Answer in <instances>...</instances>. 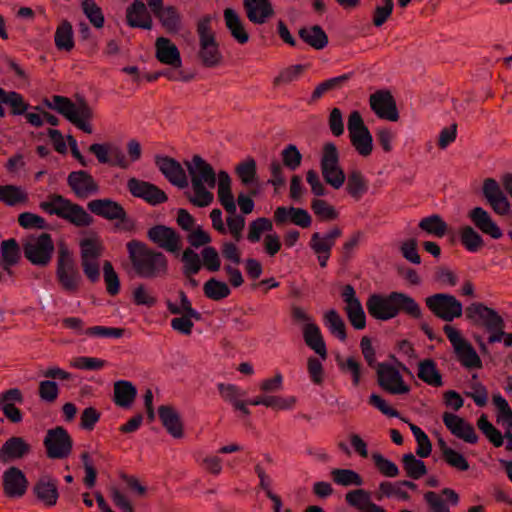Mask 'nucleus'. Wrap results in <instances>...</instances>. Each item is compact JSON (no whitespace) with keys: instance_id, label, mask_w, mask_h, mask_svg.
<instances>
[{"instance_id":"obj_1","label":"nucleus","mask_w":512,"mask_h":512,"mask_svg":"<svg viewBox=\"0 0 512 512\" xmlns=\"http://www.w3.org/2000/svg\"><path fill=\"white\" fill-rule=\"evenodd\" d=\"M191 188L187 192L189 201L197 207H207L214 201L212 189L216 186L217 173L201 156L194 155L185 161Z\"/></svg>"},{"instance_id":"obj_2","label":"nucleus","mask_w":512,"mask_h":512,"mask_svg":"<svg viewBox=\"0 0 512 512\" xmlns=\"http://www.w3.org/2000/svg\"><path fill=\"white\" fill-rule=\"evenodd\" d=\"M366 307L370 316L381 321L395 318L400 311L415 319L422 317L419 304L409 295L400 292L373 294L368 298Z\"/></svg>"},{"instance_id":"obj_3","label":"nucleus","mask_w":512,"mask_h":512,"mask_svg":"<svg viewBox=\"0 0 512 512\" xmlns=\"http://www.w3.org/2000/svg\"><path fill=\"white\" fill-rule=\"evenodd\" d=\"M126 247L133 269L140 278L155 279L167 274L168 260L162 252L137 240L128 242Z\"/></svg>"},{"instance_id":"obj_4","label":"nucleus","mask_w":512,"mask_h":512,"mask_svg":"<svg viewBox=\"0 0 512 512\" xmlns=\"http://www.w3.org/2000/svg\"><path fill=\"white\" fill-rule=\"evenodd\" d=\"M46 105L63 115L69 122L87 134L93 132L91 121L94 111L84 100L72 102L69 98L55 95Z\"/></svg>"},{"instance_id":"obj_5","label":"nucleus","mask_w":512,"mask_h":512,"mask_svg":"<svg viewBox=\"0 0 512 512\" xmlns=\"http://www.w3.org/2000/svg\"><path fill=\"white\" fill-rule=\"evenodd\" d=\"M40 208L50 215H56L77 226H88L92 222L91 216L78 204L72 203L61 195H50L40 203Z\"/></svg>"},{"instance_id":"obj_6","label":"nucleus","mask_w":512,"mask_h":512,"mask_svg":"<svg viewBox=\"0 0 512 512\" xmlns=\"http://www.w3.org/2000/svg\"><path fill=\"white\" fill-rule=\"evenodd\" d=\"M56 276L61 287L69 293H75L81 283V275L76 267L69 248L62 244L59 246Z\"/></svg>"},{"instance_id":"obj_7","label":"nucleus","mask_w":512,"mask_h":512,"mask_svg":"<svg viewBox=\"0 0 512 512\" xmlns=\"http://www.w3.org/2000/svg\"><path fill=\"white\" fill-rule=\"evenodd\" d=\"M349 138L355 151L363 158H367L373 151V137L364 124L358 111L350 113L347 121Z\"/></svg>"},{"instance_id":"obj_8","label":"nucleus","mask_w":512,"mask_h":512,"mask_svg":"<svg viewBox=\"0 0 512 512\" xmlns=\"http://www.w3.org/2000/svg\"><path fill=\"white\" fill-rule=\"evenodd\" d=\"M321 173L326 181L334 189L343 186L346 180L344 170L339 163V152L335 144L326 143L320 161Z\"/></svg>"},{"instance_id":"obj_9","label":"nucleus","mask_w":512,"mask_h":512,"mask_svg":"<svg viewBox=\"0 0 512 512\" xmlns=\"http://www.w3.org/2000/svg\"><path fill=\"white\" fill-rule=\"evenodd\" d=\"M444 332L450 341L459 362L468 369H480L482 361L473 346L451 325L444 326Z\"/></svg>"},{"instance_id":"obj_10","label":"nucleus","mask_w":512,"mask_h":512,"mask_svg":"<svg viewBox=\"0 0 512 512\" xmlns=\"http://www.w3.org/2000/svg\"><path fill=\"white\" fill-rule=\"evenodd\" d=\"M406 370L401 363L393 365L390 363H379L377 366V382L386 392L393 395L407 394L410 386L404 381L400 369Z\"/></svg>"},{"instance_id":"obj_11","label":"nucleus","mask_w":512,"mask_h":512,"mask_svg":"<svg viewBox=\"0 0 512 512\" xmlns=\"http://www.w3.org/2000/svg\"><path fill=\"white\" fill-rule=\"evenodd\" d=\"M25 257L37 266H46L52 258L54 243L48 233L34 235L27 238L23 245Z\"/></svg>"},{"instance_id":"obj_12","label":"nucleus","mask_w":512,"mask_h":512,"mask_svg":"<svg viewBox=\"0 0 512 512\" xmlns=\"http://www.w3.org/2000/svg\"><path fill=\"white\" fill-rule=\"evenodd\" d=\"M426 306L438 318L453 321L462 315L463 306L453 295L437 293L425 299Z\"/></svg>"},{"instance_id":"obj_13","label":"nucleus","mask_w":512,"mask_h":512,"mask_svg":"<svg viewBox=\"0 0 512 512\" xmlns=\"http://www.w3.org/2000/svg\"><path fill=\"white\" fill-rule=\"evenodd\" d=\"M44 446L49 458L63 459L71 453L72 439L63 427H56L47 431Z\"/></svg>"},{"instance_id":"obj_14","label":"nucleus","mask_w":512,"mask_h":512,"mask_svg":"<svg viewBox=\"0 0 512 512\" xmlns=\"http://www.w3.org/2000/svg\"><path fill=\"white\" fill-rule=\"evenodd\" d=\"M127 188L134 197L140 198L150 205L155 206L166 202L168 199L166 193L156 185L137 178H130L127 182Z\"/></svg>"},{"instance_id":"obj_15","label":"nucleus","mask_w":512,"mask_h":512,"mask_svg":"<svg viewBox=\"0 0 512 512\" xmlns=\"http://www.w3.org/2000/svg\"><path fill=\"white\" fill-rule=\"evenodd\" d=\"M342 298L345 303V312L351 325L362 330L366 326V315L360 300L357 298L354 288L346 285L342 290Z\"/></svg>"},{"instance_id":"obj_16","label":"nucleus","mask_w":512,"mask_h":512,"mask_svg":"<svg viewBox=\"0 0 512 512\" xmlns=\"http://www.w3.org/2000/svg\"><path fill=\"white\" fill-rule=\"evenodd\" d=\"M482 192L496 214L501 216L509 214L511 204L496 180L492 178L485 179Z\"/></svg>"},{"instance_id":"obj_17","label":"nucleus","mask_w":512,"mask_h":512,"mask_svg":"<svg viewBox=\"0 0 512 512\" xmlns=\"http://www.w3.org/2000/svg\"><path fill=\"white\" fill-rule=\"evenodd\" d=\"M147 236L154 244L170 253H178L181 248V239L177 232L164 225L150 228Z\"/></svg>"},{"instance_id":"obj_18","label":"nucleus","mask_w":512,"mask_h":512,"mask_svg":"<svg viewBox=\"0 0 512 512\" xmlns=\"http://www.w3.org/2000/svg\"><path fill=\"white\" fill-rule=\"evenodd\" d=\"M155 163L165 178L174 186L183 189L188 186V178L181 164L167 156H157Z\"/></svg>"},{"instance_id":"obj_19","label":"nucleus","mask_w":512,"mask_h":512,"mask_svg":"<svg viewBox=\"0 0 512 512\" xmlns=\"http://www.w3.org/2000/svg\"><path fill=\"white\" fill-rule=\"evenodd\" d=\"M443 422L452 435L469 444L478 441V435L472 424L464 418L449 412L443 414Z\"/></svg>"},{"instance_id":"obj_20","label":"nucleus","mask_w":512,"mask_h":512,"mask_svg":"<svg viewBox=\"0 0 512 512\" xmlns=\"http://www.w3.org/2000/svg\"><path fill=\"white\" fill-rule=\"evenodd\" d=\"M370 107L381 119L397 121L399 114L392 95L387 91H378L370 96Z\"/></svg>"},{"instance_id":"obj_21","label":"nucleus","mask_w":512,"mask_h":512,"mask_svg":"<svg viewBox=\"0 0 512 512\" xmlns=\"http://www.w3.org/2000/svg\"><path fill=\"white\" fill-rule=\"evenodd\" d=\"M468 218L483 234L493 239H500L503 236L501 228L492 219L490 213L482 207H474L468 212Z\"/></svg>"},{"instance_id":"obj_22","label":"nucleus","mask_w":512,"mask_h":512,"mask_svg":"<svg viewBox=\"0 0 512 512\" xmlns=\"http://www.w3.org/2000/svg\"><path fill=\"white\" fill-rule=\"evenodd\" d=\"M68 185L79 198H87L98 192V185L86 171L71 172L67 178Z\"/></svg>"},{"instance_id":"obj_23","label":"nucleus","mask_w":512,"mask_h":512,"mask_svg":"<svg viewBox=\"0 0 512 512\" xmlns=\"http://www.w3.org/2000/svg\"><path fill=\"white\" fill-rule=\"evenodd\" d=\"M274 220L278 225L291 222L302 228L309 227L312 222L310 214L305 209L285 206L276 208L274 211Z\"/></svg>"},{"instance_id":"obj_24","label":"nucleus","mask_w":512,"mask_h":512,"mask_svg":"<svg viewBox=\"0 0 512 512\" xmlns=\"http://www.w3.org/2000/svg\"><path fill=\"white\" fill-rule=\"evenodd\" d=\"M33 492L45 507H53L56 505L59 497L57 480L51 476L44 475L34 485Z\"/></svg>"},{"instance_id":"obj_25","label":"nucleus","mask_w":512,"mask_h":512,"mask_svg":"<svg viewBox=\"0 0 512 512\" xmlns=\"http://www.w3.org/2000/svg\"><path fill=\"white\" fill-rule=\"evenodd\" d=\"M466 316L475 323H480L487 330L500 323L503 318L498 312L482 303H472L466 308Z\"/></svg>"},{"instance_id":"obj_26","label":"nucleus","mask_w":512,"mask_h":512,"mask_svg":"<svg viewBox=\"0 0 512 512\" xmlns=\"http://www.w3.org/2000/svg\"><path fill=\"white\" fill-rule=\"evenodd\" d=\"M217 197L226 212H236L237 206L232 193V179L230 175L221 170L217 173Z\"/></svg>"},{"instance_id":"obj_27","label":"nucleus","mask_w":512,"mask_h":512,"mask_svg":"<svg viewBox=\"0 0 512 512\" xmlns=\"http://www.w3.org/2000/svg\"><path fill=\"white\" fill-rule=\"evenodd\" d=\"M478 428L486 438L495 446L501 447L506 439V449L512 451V430L501 433L489 420L485 414H482L477 421Z\"/></svg>"},{"instance_id":"obj_28","label":"nucleus","mask_w":512,"mask_h":512,"mask_svg":"<svg viewBox=\"0 0 512 512\" xmlns=\"http://www.w3.org/2000/svg\"><path fill=\"white\" fill-rule=\"evenodd\" d=\"M3 486L8 497L20 498L27 490V480L21 470L13 467L4 473Z\"/></svg>"},{"instance_id":"obj_29","label":"nucleus","mask_w":512,"mask_h":512,"mask_svg":"<svg viewBox=\"0 0 512 512\" xmlns=\"http://www.w3.org/2000/svg\"><path fill=\"white\" fill-rule=\"evenodd\" d=\"M217 388L221 398L231 404L235 410H239L245 415L250 414L247 403L243 400L247 394L245 390L230 383H219Z\"/></svg>"},{"instance_id":"obj_30","label":"nucleus","mask_w":512,"mask_h":512,"mask_svg":"<svg viewBox=\"0 0 512 512\" xmlns=\"http://www.w3.org/2000/svg\"><path fill=\"white\" fill-rule=\"evenodd\" d=\"M156 58L163 64L176 69L182 65L180 52L176 45L168 38L159 37L155 43Z\"/></svg>"},{"instance_id":"obj_31","label":"nucleus","mask_w":512,"mask_h":512,"mask_svg":"<svg viewBox=\"0 0 512 512\" xmlns=\"http://www.w3.org/2000/svg\"><path fill=\"white\" fill-rule=\"evenodd\" d=\"M89 210L109 220L124 219L126 213L123 207L110 199H96L88 203Z\"/></svg>"},{"instance_id":"obj_32","label":"nucleus","mask_w":512,"mask_h":512,"mask_svg":"<svg viewBox=\"0 0 512 512\" xmlns=\"http://www.w3.org/2000/svg\"><path fill=\"white\" fill-rule=\"evenodd\" d=\"M0 253V266L7 273V277L10 278L12 276V267L19 262L21 255L17 241L13 238L2 241Z\"/></svg>"},{"instance_id":"obj_33","label":"nucleus","mask_w":512,"mask_h":512,"mask_svg":"<svg viewBox=\"0 0 512 512\" xmlns=\"http://www.w3.org/2000/svg\"><path fill=\"white\" fill-rule=\"evenodd\" d=\"M127 22L131 27L151 29L152 18L145 6L140 0H135L126 11Z\"/></svg>"},{"instance_id":"obj_34","label":"nucleus","mask_w":512,"mask_h":512,"mask_svg":"<svg viewBox=\"0 0 512 512\" xmlns=\"http://www.w3.org/2000/svg\"><path fill=\"white\" fill-rule=\"evenodd\" d=\"M248 19L255 24H263L273 15L269 0H244Z\"/></svg>"},{"instance_id":"obj_35","label":"nucleus","mask_w":512,"mask_h":512,"mask_svg":"<svg viewBox=\"0 0 512 512\" xmlns=\"http://www.w3.org/2000/svg\"><path fill=\"white\" fill-rule=\"evenodd\" d=\"M302 333L306 345L325 360L327 349L319 326L316 323H309L302 327Z\"/></svg>"},{"instance_id":"obj_36","label":"nucleus","mask_w":512,"mask_h":512,"mask_svg":"<svg viewBox=\"0 0 512 512\" xmlns=\"http://www.w3.org/2000/svg\"><path fill=\"white\" fill-rule=\"evenodd\" d=\"M158 413L168 433L174 438H181L183 436V425L178 412L172 407L160 406Z\"/></svg>"},{"instance_id":"obj_37","label":"nucleus","mask_w":512,"mask_h":512,"mask_svg":"<svg viewBox=\"0 0 512 512\" xmlns=\"http://www.w3.org/2000/svg\"><path fill=\"white\" fill-rule=\"evenodd\" d=\"M323 324L330 334L336 337L339 341H346V324L336 309H329L323 313Z\"/></svg>"},{"instance_id":"obj_38","label":"nucleus","mask_w":512,"mask_h":512,"mask_svg":"<svg viewBox=\"0 0 512 512\" xmlns=\"http://www.w3.org/2000/svg\"><path fill=\"white\" fill-rule=\"evenodd\" d=\"M137 395L136 387L126 380H119L114 383V402L122 408H129Z\"/></svg>"},{"instance_id":"obj_39","label":"nucleus","mask_w":512,"mask_h":512,"mask_svg":"<svg viewBox=\"0 0 512 512\" xmlns=\"http://www.w3.org/2000/svg\"><path fill=\"white\" fill-rule=\"evenodd\" d=\"M224 20L226 27L236 41L244 44L249 40V35L244 28L243 22L235 10L226 8L224 10Z\"/></svg>"},{"instance_id":"obj_40","label":"nucleus","mask_w":512,"mask_h":512,"mask_svg":"<svg viewBox=\"0 0 512 512\" xmlns=\"http://www.w3.org/2000/svg\"><path fill=\"white\" fill-rule=\"evenodd\" d=\"M30 450L29 444L21 437H12L8 439L0 450V457L7 460L22 458Z\"/></svg>"},{"instance_id":"obj_41","label":"nucleus","mask_w":512,"mask_h":512,"mask_svg":"<svg viewBox=\"0 0 512 512\" xmlns=\"http://www.w3.org/2000/svg\"><path fill=\"white\" fill-rule=\"evenodd\" d=\"M492 402L496 408V423L504 431L512 430V408L508 401L500 393H496L492 396Z\"/></svg>"},{"instance_id":"obj_42","label":"nucleus","mask_w":512,"mask_h":512,"mask_svg":"<svg viewBox=\"0 0 512 512\" xmlns=\"http://www.w3.org/2000/svg\"><path fill=\"white\" fill-rule=\"evenodd\" d=\"M198 55L202 63L207 67L217 66L222 60V55L215 38L199 42Z\"/></svg>"},{"instance_id":"obj_43","label":"nucleus","mask_w":512,"mask_h":512,"mask_svg":"<svg viewBox=\"0 0 512 512\" xmlns=\"http://www.w3.org/2000/svg\"><path fill=\"white\" fill-rule=\"evenodd\" d=\"M162 26L170 33H177L181 29V15L172 6L153 9Z\"/></svg>"},{"instance_id":"obj_44","label":"nucleus","mask_w":512,"mask_h":512,"mask_svg":"<svg viewBox=\"0 0 512 512\" xmlns=\"http://www.w3.org/2000/svg\"><path fill=\"white\" fill-rule=\"evenodd\" d=\"M417 375L426 384L432 387H440L443 385L442 376L431 359H425L418 364Z\"/></svg>"},{"instance_id":"obj_45","label":"nucleus","mask_w":512,"mask_h":512,"mask_svg":"<svg viewBox=\"0 0 512 512\" xmlns=\"http://www.w3.org/2000/svg\"><path fill=\"white\" fill-rule=\"evenodd\" d=\"M337 364L339 369L344 374H347L351 377L353 386H359L365 373L361 363L354 356H348L345 358L337 357Z\"/></svg>"},{"instance_id":"obj_46","label":"nucleus","mask_w":512,"mask_h":512,"mask_svg":"<svg viewBox=\"0 0 512 512\" xmlns=\"http://www.w3.org/2000/svg\"><path fill=\"white\" fill-rule=\"evenodd\" d=\"M166 305L171 314L180 316L188 314L189 316H193L195 321L201 318L200 313L192 307L191 301L183 291L179 292L178 299L174 301L167 300Z\"/></svg>"},{"instance_id":"obj_47","label":"nucleus","mask_w":512,"mask_h":512,"mask_svg":"<svg viewBox=\"0 0 512 512\" xmlns=\"http://www.w3.org/2000/svg\"><path fill=\"white\" fill-rule=\"evenodd\" d=\"M0 201L8 206H16L28 202L26 190L16 185L0 186Z\"/></svg>"},{"instance_id":"obj_48","label":"nucleus","mask_w":512,"mask_h":512,"mask_svg":"<svg viewBox=\"0 0 512 512\" xmlns=\"http://www.w3.org/2000/svg\"><path fill=\"white\" fill-rule=\"evenodd\" d=\"M299 36L305 43L317 50L323 49L328 43L326 33L318 25L302 28L299 31Z\"/></svg>"},{"instance_id":"obj_49","label":"nucleus","mask_w":512,"mask_h":512,"mask_svg":"<svg viewBox=\"0 0 512 512\" xmlns=\"http://www.w3.org/2000/svg\"><path fill=\"white\" fill-rule=\"evenodd\" d=\"M439 448L441 450L442 456L445 460V462L459 470V471H467L469 469V463L466 460V458L458 451L454 450L453 448L449 447L446 442L442 439L438 442Z\"/></svg>"},{"instance_id":"obj_50","label":"nucleus","mask_w":512,"mask_h":512,"mask_svg":"<svg viewBox=\"0 0 512 512\" xmlns=\"http://www.w3.org/2000/svg\"><path fill=\"white\" fill-rule=\"evenodd\" d=\"M386 497L397 501L408 502L410 494L401 485V481H383L379 484V498Z\"/></svg>"},{"instance_id":"obj_51","label":"nucleus","mask_w":512,"mask_h":512,"mask_svg":"<svg viewBox=\"0 0 512 512\" xmlns=\"http://www.w3.org/2000/svg\"><path fill=\"white\" fill-rule=\"evenodd\" d=\"M459 236L462 245L471 253L478 252L484 246L482 236L472 226H463L459 231Z\"/></svg>"},{"instance_id":"obj_52","label":"nucleus","mask_w":512,"mask_h":512,"mask_svg":"<svg viewBox=\"0 0 512 512\" xmlns=\"http://www.w3.org/2000/svg\"><path fill=\"white\" fill-rule=\"evenodd\" d=\"M347 192L356 200H359L368 191V182L365 176L358 170L349 173L346 185Z\"/></svg>"},{"instance_id":"obj_53","label":"nucleus","mask_w":512,"mask_h":512,"mask_svg":"<svg viewBox=\"0 0 512 512\" xmlns=\"http://www.w3.org/2000/svg\"><path fill=\"white\" fill-rule=\"evenodd\" d=\"M203 292L207 298L214 301H220L227 298L230 295L231 290L226 282L216 278H210L204 283Z\"/></svg>"},{"instance_id":"obj_54","label":"nucleus","mask_w":512,"mask_h":512,"mask_svg":"<svg viewBox=\"0 0 512 512\" xmlns=\"http://www.w3.org/2000/svg\"><path fill=\"white\" fill-rule=\"evenodd\" d=\"M54 41L59 50L70 51L73 49V29L72 25L68 21H63L58 25Z\"/></svg>"},{"instance_id":"obj_55","label":"nucleus","mask_w":512,"mask_h":512,"mask_svg":"<svg viewBox=\"0 0 512 512\" xmlns=\"http://www.w3.org/2000/svg\"><path fill=\"white\" fill-rule=\"evenodd\" d=\"M419 227L429 235L443 237L448 229L446 222L437 214L423 218L419 222Z\"/></svg>"},{"instance_id":"obj_56","label":"nucleus","mask_w":512,"mask_h":512,"mask_svg":"<svg viewBox=\"0 0 512 512\" xmlns=\"http://www.w3.org/2000/svg\"><path fill=\"white\" fill-rule=\"evenodd\" d=\"M273 230V223L270 219L260 217L249 223L247 239L251 243L260 241L261 236L268 234Z\"/></svg>"},{"instance_id":"obj_57","label":"nucleus","mask_w":512,"mask_h":512,"mask_svg":"<svg viewBox=\"0 0 512 512\" xmlns=\"http://www.w3.org/2000/svg\"><path fill=\"white\" fill-rule=\"evenodd\" d=\"M402 464L406 475L412 479H420L427 473L425 463L412 453L403 455Z\"/></svg>"},{"instance_id":"obj_58","label":"nucleus","mask_w":512,"mask_h":512,"mask_svg":"<svg viewBox=\"0 0 512 512\" xmlns=\"http://www.w3.org/2000/svg\"><path fill=\"white\" fill-rule=\"evenodd\" d=\"M331 475L334 482L341 486H361L363 484L362 477L351 469H334Z\"/></svg>"},{"instance_id":"obj_59","label":"nucleus","mask_w":512,"mask_h":512,"mask_svg":"<svg viewBox=\"0 0 512 512\" xmlns=\"http://www.w3.org/2000/svg\"><path fill=\"white\" fill-rule=\"evenodd\" d=\"M235 171L244 185L249 186L256 182V162L254 159L248 158L239 163Z\"/></svg>"},{"instance_id":"obj_60","label":"nucleus","mask_w":512,"mask_h":512,"mask_svg":"<svg viewBox=\"0 0 512 512\" xmlns=\"http://www.w3.org/2000/svg\"><path fill=\"white\" fill-rule=\"evenodd\" d=\"M345 500L359 512H363L372 502L370 493L363 489L349 491L345 496Z\"/></svg>"},{"instance_id":"obj_61","label":"nucleus","mask_w":512,"mask_h":512,"mask_svg":"<svg viewBox=\"0 0 512 512\" xmlns=\"http://www.w3.org/2000/svg\"><path fill=\"white\" fill-rule=\"evenodd\" d=\"M103 278L106 284V290L110 295H117L120 291V281L118 274L109 261L103 264Z\"/></svg>"},{"instance_id":"obj_62","label":"nucleus","mask_w":512,"mask_h":512,"mask_svg":"<svg viewBox=\"0 0 512 512\" xmlns=\"http://www.w3.org/2000/svg\"><path fill=\"white\" fill-rule=\"evenodd\" d=\"M229 216L226 219L227 232L236 240L242 239V232L245 228V218L243 215H239L236 212H227Z\"/></svg>"},{"instance_id":"obj_63","label":"nucleus","mask_w":512,"mask_h":512,"mask_svg":"<svg viewBox=\"0 0 512 512\" xmlns=\"http://www.w3.org/2000/svg\"><path fill=\"white\" fill-rule=\"evenodd\" d=\"M82 9L90 22L96 27L101 28L104 25V16L100 7L94 0H83Z\"/></svg>"},{"instance_id":"obj_64","label":"nucleus","mask_w":512,"mask_h":512,"mask_svg":"<svg viewBox=\"0 0 512 512\" xmlns=\"http://www.w3.org/2000/svg\"><path fill=\"white\" fill-rule=\"evenodd\" d=\"M284 166L290 170H296L302 162V154L294 144L287 145L281 152Z\"/></svg>"}]
</instances>
